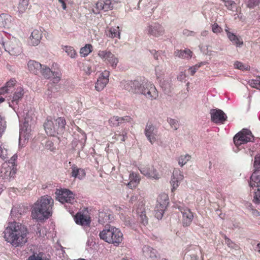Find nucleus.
<instances>
[{
  "instance_id": "nucleus-48",
  "label": "nucleus",
  "mask_w": 260,
  "mask_h": 260,
  "mask_svg": "<svg viewBox=\"0 0 260 260\" xmlns=\"http://www.w3.org/2000/svg\"><path fill=\"white\" fill-rule=\"evenodd\" d=\"M8 150L4 147H2V145L0 146V157L4 160L8 157Z\"/></svg>"
},
{
  "instance_id": "nucleus-43",
  "label": "nucleus",
  "mask_w": 260,
  "mask_h": 260,
  "mask_svg": "<svg viewBox=\"0 0 260 260\" xmlns=\"http://www.w3.org/2000/svg\"><path fill=\"white\" fill-rule=\"evenodd\" d=\"M234 68L242 71H248L250 70V67L248 65L244 64L240 61H237L234 64Z\"/></svg>"
},
{
  "instance_id": "nucleus-28",
  "label": "nucleus",
  "mask_w": 260,
  "mask_h": 260,
  "mask_svg": "<svg viewBox=\"0 0 260 260\" xmlns=\"http://www.w3.org/2000/svg\"><path fill=\"white\" fill-rule=\"evenodd\" d=\"M12 24V17L7 14L0 15V27L10 28Z\"/></svg>"
},
{
  "instance_id": "nucleus-40",
  "label": "nucleus",
  "mask_w": 260,
  "mask_h": 260,
  "mask_svg": "<svg viewBox=\"0 0 260 260\" xmlns=\"http://www.w3.org/2000/svg\"><path fill=\"white\" fill-rule=\"evenodd\" d=\"M155 75L157 79H162L161 78L165 73V69L162 66L158 65L155 67Z\"/></svg>"
},
{
  "instance_id": "nucleus-56",
  "label": "nucleus",
  "mask_w": 260,
  "mask_h": 260,
  "mask_svg": "<svg viewBox=\"0 0 260 260\" xmlns=\"http://www.w3.org/2000/svg\"><path fill=\"white\" fill-rule=\"evenodd\" d=\"M18 156L16 154L13 155V156L10 158V159L8 161V162H6L7 163H9V165L11 167H15L16 168V165L15 164V161L17 159Z\"/></svg>"
},
{
  "instance_id": "nucleus-44",
  "label": "nucleus",
  "mask_w": 260,
  "mask_h": 260,
  "mask_svg": "<svg viewBox=\"0 0 260 260\" xmlns=\"http://www.w3.org/2000/svg\"><path fill=\"white\" fill-rule=\"evenodd\" d=\"M27 260H49L43 256L42 253H34L28 257Z\"/></svg>"
},
{
  "instance_id": "nucleus-27",
  "label": "nucleus",
  "mask_w": 260,
  "mask_h": 260,
  "mask_svg": "<svg viewBox=\"0 0 260 260\" xmlns=\"http://www.w3.org/2000/svg\"><path fill=\"white\" fill-rule=\"evenodd\" d=\"M142 206L143 205L142 204L141 207L137 209L138 220L141 224L145 226L148 224V218L146 215V211L142 209Z\"/></svg>"
},
{
  "instance_id": "nucleus-53",
  "label": "nucleus",
  "mask_w": 260,
  "mask_h": 260,
  "mask_svg": "<svg viewBox=\"0 0 260 260\" xmlns=\"http://www.w3.org/2000/svg\"><path fill=\"white\" fill-rule=\"evenodd\" d=\"M127 133L126 132L123 131L122 134H116L115 135V138L117 140H120L121 141H124L127 138Z\"/></svg>"
},
{
  "instance_id": "nucleus-19",
  "label": "nucleus",
  "mask_w": 260,
  "mask_h": 260,
  "mask_svg": "<svg viewBox=\"0 0 260 260\" xmlns=\"http://www.w3.org/2000/svg\"><path fill=\"white\" fill-rule=\"evenodd\" d=\"M42 38V32L38 29L34 30L29 37L28 43L31 46H37Z\"/></svg>"
},
{
  "instance_id": "nucleus-26",
  "label": "nucleus",
  "mask_w": 260,
  "mask_h": 260,
  "mask_svg": "<svg viewBox=\"0 0 260 260\" xmlns=\"http://www.w3.org/2000/svg\"><path fill=\"white\" fill-rule=\"evenodd\" d=\"M77 133H75V139L78 141L80 144L81 149H83L84 143L86 140V135L85 133L79 127H77Z\"/></svg>"
},
{
  "instance_id": "nucleus-52",
  "label": "nucleus",
  "mask_w": 260,
  "mask_h": 260,
  "mask_svg": "<svg viewBox=\"0 0 260 260\" xmlns=\"http://www.w3.org/2000/svg\"><path fill=\"white\" fill-rule=\"evenodd\" d=\"M246 2L248 7L253 8L258 5L260 0H246Z\"/></svg>"
},
{
  "instance_id": "nucleus-37",
  "label": "nucleus",
  "mask_w": 260,
  "mask_h": 260,
  "mask_svg": "<svg viewBox=\"0 0 260 260\" xmlns=\"http://www.w3.org/2000/svg\"><path fill=\"white\" fill-rule=\"evenodd\" d=\"M62 49L67 53L68 55L72 58H75L77 55V52L73 47L66 46Z\"/></svg>"
},
{
  "instance_id": "nucleus-35",
  "label": "nucleus",
  "mask_w": 260,
  "mask_h": 260,
  "mask_svg": "<svg viewBox=\"0 0 260 260\" xmlns=\"http://www.w3.org/2000/svg\"><path fill=\"white\" fill-rule=\"evenodd\" d=\"M249 184L251 187H256L260 189V176L257 174L256 172H254L251 175Z\"/></svg>"
},
{
  "instance_id": "nucleus-41",
  "label": "nucleus",
  "mask_w": 260,
  "mask_h": 260,
  "mask_svg": "<svg viewBox=\"0 0 260 260\" xmlns=\"http://www.w3.org/2000/svg\"><path fill=\"white\" fill-rule=\"evenodd\" d=\"M192 52L188 49L184 50H180V57L189 59L192 57Z\"/></svg>"
},
{
  "instance_id": "nucleus-45",
  "label": "nucleus",
  "mask_w": 260,
  "mask_h": 260,
  "mask_svg": "<svg viewBox=\"0 0 260 260\" xmlns=\"http://www.w3.org/2000/svg\"><path fill=\"white\" fill-rule=\"evenodd\" d=\"M249 84L252 87L260 88V76L256 77L255 79L249 80Z\"/></svg>"
},
{
  "instance_id": "nucleus-23",
  "label": "nucleus",
  "mask_w": 260,
  "mask_h": 260,
  "mask_svg": "<svg viewBox=\"0 0 260 260\" xmlns=\"http://www.w3.org/2000/svg\"><path fill=\"white\" fill-rule=\"evenodd\" d=\"M75 220L77 224L81 225L88 226L91 222V220L88 215L80 213H78L76 215Z\"/></svg>"
},
{
  "instance_id": "nucleus-30",
  "label": "nucleus",
  "mask_w": 260,
  "mask_h": 260,
  "mask_svg": "<svg viewBox=\"0 0 260 260\" xmlns=\"http://www.w3.org/2000/svg\"><path fill=\"white\" fill-rule=\"evenodd\" d=\"M72 176L74 178L82 179L85 176V172L84 170L78 168L76 166L72 167Z\"/></svg>"
},
{
  "instance_id": "nucleus-9",
  "label": "nucleus",
  "mask_w": 260,
  "mask_h": 260,
  "mask_svg": "<svg viewBox=\"0 0 260 260\" xmlns=\"http://www.w3.org/2000/svg\"><path fill=\"white\" fill-rule=\"evenodd\" d=\"M98 55L106 63L109 64L113 68H115L119 62L118 58L110 51L100 50Z\"/></svg>"
},
{
  "instance_id": "nucleus-42",
  "label": "nucleus",
  "mask_w": 260,
  "mask_h": 260,
  "mask_svg": "<svg viewBox=\"0 0 260 260\" xmlns=\"http://www.w3.org/2000/svg\"><path fill=\"white\" fill-rule=\"evenodd\" d=\"M53 126L52 119L47 118L46 121L44 123V126L45 132L48 135H49L50 129H51V128L52 129Z\"/></svg>"
},
{
  "instance_id": "nucleus-14",
  "label": "nucleus",
  "mask_w": 260,
  "mask_h": 260,
  "mask_svg": "<svg viewBox=\"0 0 260 260\" xmlns=\"http://www.w3.org/2000/svg\"><path fill=\"white\" fill-rule=\"evenodd\" d=\"M141 173L146 176L147 178L158 179L160 178V176L156 170L155 169L153 166H147L141 167L139 169Z\"/></svg>"
},
{
  "instance_id": "nucleus-49",
  "label": "nucleus",
  "mask_w": 260,
  "mask_h": 260,
  "mask_svg": "<svg viewBox=\"0 0 260 260\" xmlns=\"http://www.w3.org/2000/svg\"><path fill=\"white\" fill-rule=\"evenodd\" d=\"M109 122L110 124V125L112 126H117L119 125V117L113 116L111 117L109 119Z\"/></svg>"
},
{
  "instance_id": "nucleus-31",
  "label": "nucleus",
  "mask_w": 260,
  "mask_h": 260,
  "mask_svg": "<svg viewBox=\"0 0 260 260\" xmlns=\"http://www.w3.org/2000/svg\"><path fill=\"white\" fill-rule=\"evenodd\" d=\"M143 255L147 258L156 257V251L149 246L145 245L143 248Z\"/></svg>"
},
{
  "instance_id": "nucleus-29",
  "label": "nucleus",
  "mask_w": 260,
  "mask_h": 260,
  "mask_svg": "<svg viewBox=\"0 0 260 260\" xmlns=\"http://www.w3.org/2000/svg\"><path fill=\"white\" fill-rule=\"evenodd\" d=\"M27 67L30 72L37 75L40 72L42 64L35 60H30L27 63Z\"/></svg>"
},
{
  "instance_id": "nucleus-64",
  "label": "nucleus",
  "mask_w": 260,
  "mask_h": 260,
  "mask_svg": "<svg viewBox=\"0 0 260 260\" xmlns=\"http://www.w3.org/2000/svg\"><path fill=\"white\" fill-rule=\"evenodd\" d=\"M188 72H190V75H191V76H193V75L195 74V73H196V69H193V68H190L188 69Z\"/></svg>"
},
{
  "instance_id": "nucleus-12",
  "label": "nucleus",
  "mask_w": 260,
  "mask_h": 260,
  "mask_svg": "<svg viewBox=\"0 0 260 260\" xmlns=\"http://www.w3.org/2000/svg\"><path fill=\"white\" fill-rule=\"evenodd\" d=\"M144 133L147 139L151 144H153L156 141L158 136V130L152 124L149 123L146 124Z\"/></svg>"
},
{
  "instance_id": "nucleus-36",
  "label": "nucleus",
  "mask_w": 260,
  "mask_h": 260,
  "mask_svg": "<svg viewBox=\"0 0 260 260\" xmlns=\"http://www.w3.org/2000/svg\"><path fill=\"white\" fill-rule=\"evenodd\" d=\"M28 0H19L18 6V11L20 15L24 13L27 9Z\"/></svg>"
},
{
  "instance_id": "nucleus-33",
  "label": "nucleus",
  "mask_w": 260,
  "mask_h": 260,
  "mask_svg": "<svg viewBox=\"0 0 260 260\" xmlns=\"http://www.w3.org/2000/svg\"><path fill=\"white\" fill-rule=\"evenodd\" d=\"M160 86L166 93H170L173 89V84L170 80H159Z\"/></svg>"
},
{
  "instance_id": "nucleus-46",
  "label": "nucleus",
  "mask_w": 260,
  "mask_h": 260,
  "mask_svg": "<svg viewBox=\"0 0 260 260\" xmlns=\"http://www.w3.org/2000/svg\"><path fill=\"white\" fill-rule=\"evenodd\" d=\"M6 128V121L4 117L0 115V137L2 136L3 133Z\"/></svg>"
},
{
  "instance_id": "nucleus-60",
  "label": "nucleus",
  "mask_w": 260,
  "mask_h": 260,
  "mask_svg": "<svg viewBox=\"0 0 260 260\" xmlns=\"http://www.w3.org/2000/svg\"><path fill=\"white\" fill-rule=\"evenodd\" d=\"M151 53L153 55V57L155 59L159 60V58L160 57V53L158 51H156L155 50H153L150 51Z\"/></svg>"
},
{
  "instance_id": "nucleus-16",
  "label": "nucleus",
  "mask_w": 260,
  "mask_h": 260,
  "mask_svg": "<svg viewBox=\"0 0 260 260\" xmlns=\"http://www.w3.org/2000/svg\"><path fill=\"white\" fill-rule=\"evenodd\" d=\"M119 86L121 89L136 93V88L138 86V80H123L120 82Z\"/></svg>"
},
{
  "instance_id": "nucleus-50",
  "label": "nucleus",
  "mask_w": 260,
  "mask_h": 260,
  "mask_svg": "<svg viewBox=\"0 0 260 260\" xmlns=\"http://www.w3.org/2000/svg\"><path fill=\"white\" fill-rule=\"evenodd\" d=\"M168 123L170 124L171 127L175 131L178 129V121L174 119L169 118L167 119Z\"/></svg>"
},
{
  "instance_id": "nucleus-25",
  "label": "nucleus",
  "mask_w": 260,
  "mask_h": 260,
  "mask_svg": "<svg viewBox=\"0 0 260 260\" xmlns=\"http://www.w3.org/2000/svg\"><path fill=\"white\" fill-rule=\"evenodd\" d=\"M110 7V3H107L103 0H98L95 4V9H93V12L95 14H99L100 12L104 10L105 11H108Z\"/></svg>"
},
{
  "instance_id": "nucleus-63",
  "label": "nucleus",
  "mask_w": 260,
  "mask_h": 260,
  "mask_svg": "<svg viewBox=\"0 0 260 260\" xmlns=\"http://www.w3.org/2000/svg\"><path fill=\"white\" fill-rule=\"evenodd\" d=\"M9 90V89L7 88V87L4 86L0 88V94H4L7 93Z\"/></svg>"
},
{
  "instance_id": "nucleus-62",
  "label": "nucleus",
  "mask_w": 260,
  "mask_h": 260,
  "mask_svg": "<svg viewBox=\"0 0 260 260\" xmlns=\"http://www.w3.org/2000/svg\"><path fill=\"white\" fill-rule=\"evenodd\" d=\"M125 224L130 226L132 228H134V222L132 221V220L130 219L129 218H127V219L125 220Z\"/></svg>"
},
{
  "instance_id": "nucleus-7",
  "label": "nucleus",
  "mask_w": 260,
  "mask_h": 260,
  "mask_svg": "<svg viewBox=\"0 0 260 260\" xmlns=\"http://www.w3.org/2000/svg\"><path fill=\"white\" fill-rule=\"evenodd\" d=\"M254 137L251 132L246 128H243L235 135L233 141L235 145L239 147L249 142H252Z\"/></svg>"
},
{
  "instance_id": "nucleus-61",
  "label": "nucleus",
  "mask_w": 260,
  "mask_h": 260,
  "mask_svg": "<svg viewBox=\"0 0 260 260\" xmlns=\"http://www.w3.org/2000/svg\"><path fill=\"white\" fill-rule=\"evenodd\" d=\"M16 82V81L15 80H11L10 81H8L6 83V85L5 86L7 87V89H9L10 88H11L14 86Z\"/></svg>"
},
{
  "instance_id": "nucleus-4",
  "label": "nucleus",
  "mask_w": 260,
  "mask_h": 260,
  "mask_svg": "<svg viewBox=\"0 0 260 260\" xmlns=\"http://www.w3.org/2000/svg\"><path fill=\"white\" fill-rule=\"evenodd\" d=\"M0 43L5 51L11 55L18 56L22 53V47L19 41L14 37L8 40L4 32H0Z\"/></svg>"
},
{
  "instance_id": "nucleus-10",
  "label": "nucleus",
  "mask_w": 260,
  "mask_h": 260,
  "mask_svg": "<svg viewBox=\"0 0 260 260\" xmlns=\"http://www.w3.org/2000/svg\"><path fill=\"white\" fill-rule=\"evenodd\" d=\"M52 119L54 126L52 129H50L49 136H54L56 134L63 133L66 124L65 119L62 117Z\"/></svg>"
},
{
  "instance_id": "nucleus-3",
  "label": "nucleus",
  "mask_w": 260,
  "mask_h": 260,
  "mask_svg": "<svg viewBox=\"0 0 260 260\" xmlns=\"http://www.w3.org/2000/svg\"><path fill=\"white\" fill-rule=\"evenodd\" d=\"M99 236L105 242L116 246H118L123 239V234L119 229L109 224H106L104 229L100 233Z\"/></svg>"
},
{
  "instance_id": "nucleus-2",
  "label": "nucleus",
  "mask_w": 260,
  "mask_h": 260,
  "mask_svg": "<svg viewBox=\"0 0 260 260\" xmlns=\"http://www.w3.org/2000/svg\"><path fill=\"white\" fill-rule=\"evenodd\" d=\"M53 203V200L50 196L46 195L41 197L32 207V218L38 220L48 218L52 215Z\"/></svg>"
},
{
  "instance_id": "nucleus-47",
  "label": "nucleus",
  "mask_w": 260,
  "mask_h": 260,
  "mask_svg": "<svg viewBox=\"0 0 260 260\" xmlns=\"http://www.w3.org/2000/svg\"><path fill=\"white\" fill-rule=\"evenodd\" d=\"M252 201L256 205H260V189L257 188L254 191Z\"/></svg>"
},
{
  "instance_id": "nucleus-59",
  "label": "nucleus",
  "mask_w": 260,
  "mask_h": 260,
  "mask_svg": "<svg viewBox=\"0 0 260 260\" xmlns=\"http://www.w3.org/2000/svg\"><path fill=\"white\" fill-rule=\"evenodd\" d=\"M45 146L47 149H49L50 151H53L55 149L53 142L50 141L46 142Z\"/></svg>"
},
{
  "instance_id": "nucleus-22",
  "label": "nucleus",
  "mask_w": 260,
  "mask_h": 260,
  "mask_svg": "<svg viewBox=\"0 0 260 260\" xmlns=\"http://www.w3.org/2000/svg\"><path fill=\"white\" fill-rule=\"evenodd\" d=\"M113 219V216L110 211H100L99 214V222L102 224H109Z\"/></svg>"
},
{
  "instance_id": "nucleus-38",
  "label": "nucleus",
  "mask_w": 260,
  "mask_h": 260,
  "mask_svg": "<svg viewBox=\"0 0 260 260\" xmlns=\"http://www.w3.org/2000/svg\"><path fill=\"white\" fill-rule=\"evenodd\" d=\"M120 32H119V27H112L111 28L109 31L108 34H107V36H109V37L114 38L118 37V38H120Z\"/></svg>"
},
{
  "instance_id": "nucleus-54",
  "label": "nucleus",
  "mask_w": 260,
  "mask_h": 260,
  "mask_svg": "<svg viewBox=\"0 0 260 260\" xmlns=\"http://www.w3.org/2000/svg\"><path fill=\"white\" fill-rule=\"evenodd\" d=\"M191 158V156L186 154L185 155H181L180 158V164H181V166H183L185 165L188 161H189Z\"/></svg>"
},
{
  "instance_id": "nucleus-13",
  "label": "nucleus",
  "mask_w": 260,
  "mask_h": 260,
  "mask_svg": "<svg viewBox=\"0 0 260 260\" xmlns=\"http://www.w3.org/2000/svg\"><path fill=\"white\" fill-rule=\"evenodd\" d=\"M16 168L11 167L9 163L4 162L2 166L0 176L3 178L10 179L13 178L16 172Z\"/></svg>"
},
{
  "instance_id": "nucleus-58",
  "label": "nucleus",
  "mask_w": 260,
  "mask_h": 260,
  "mask_svg": "<svg viewBox=\"0 0 260 260\" xmlns=\"http://www.w3.org/2000/svg\"><path fill=\"white\" fill-rule=\"evenodd\" d=\"M254 167L257 169H260V155L255 157Z\"/></svg>"
},
{
  "instance_id": "nucleus-24",
  "label": "nucleus",
  "mask_w": 260,
  "mask_h": 260,
  "mask_svg": "<svg viewBox=\"0 0 260 260\" xmlns=\"http://www.w3.org/2000/svg\"><path fill=\"white\" fill-rule=\"evenodd\" d=\"M227 37L229 39L237 46L241 47L243 44V42L240 37H238L234 33L230 31L228 28L225 29Z\"/></svg>"
},
{
  "instance_id": "nucleus-34",
  "label": "nucleus",
  "mask_w": 260,
  "mask_h": 260,
  "mask_svg": "<svg viewBox=\"0 0 260 260\" xmlns=\"http://www.w3.org/2000/svg\"><path fill=\"white\" fill-rule=\"evenodd\" d=\"M178 182H179V175L178 174L177 171L175 170L173 173V175L171 177L170 180V184L171 185V191L172 192L175 191L178 187Z\"/></svg>"
},
{
  "instance_id": "nucleus-20",
  "label": "nucleus",
  "mask_w": 260,
  "mask_h": 260,
  "mask_svg": "<svg viewBox=\"0 0 260 260\" xmlns=\"http://www.w3.org/2000/svg\"><path fill=\"white\" fill-rule=\"evenodd\" d=\"M40 72L46 78L49 79L53 77L54 82H57L60 80V77L57 75L58 74L53 72L49 68L45 66H42Z\"/></svg>"
},
{
  "instance_id": "nucleus-57",
  "label": "nucleus",
  "mask_w": 260,
  "mask_h": 260,
  "mask_svg": "<svg viewBox=\"0 0 260 260\" xmlns=\"http://www.w3.org/2000/svg\"><path fill=\"white\" fill-rule=\"evenodd\" d=\"M132 120V119L129 116H125V117H119V124L124 123L125 122H130Z\"/></svg>"
},
{
  "instance_id": "nucleus-6",
  "label": "nucleus",
  "mask_w": 260,
  "mask_h": 260,
  "mask_svg": "<svg viewBox=\"0 0 260 260\" xmlns=\"http://www.w3.org/2000/svg\"><path fill=\"white\" fill-rule=\"evenodd\" d=\"M169 203V197L167 194L162 193L159 195L154 209L155 216L156 218L158 219L162 218Z\"/></svg>"
},
{
  "instance_id": "nucleus-18",
  "label": "nucleus",
  "mask_w": 260,
  "mask_h": 260,
  "mask_svg": "<svg viewBox=\"0 0 260 260\" xmlns=\"http://www.w3.org/2000/svg\"><path fill=\"white\" fill-rule=\"evenodd\" d=\"M148 32L154 37H158L164 34L165 30L164 27L159 24L154 23L148 26Z\"/></svg>"
},
{
  "instance_id": "nucleus-21",
  "label": "nucleus",
  "mask_w": 260,
  "mask_h": 260,
  "mask_svg": "<svg viewBox=\"0 0 260 260\" xmlns=\"http://www.w3.org/2000/svg\"><path fill=\"white\" fill-rule=\"evenodd\" d=\"M181 213H182L183 225L184 226H189L193 219V216L192 213L188 208L181 210Z\"/></svg>"
},
{
  "instance_id": "nucleus-32",
  "label": "nucleus",
  "mask_w": 260,
  "mask_h": 260,
  "mask_svg": "<svg viewBox=\"0 0 260 260\" xmlns=\"http://www.w3.org/2000/svg\"><path fill=\"white\" fill-rule=\"evenodd\" d=\"M129 178L130 181L128 183L127 186L130 188L136 187L140 180L139 175L134 172H132L129 174Z\"/></svg>"
},
{
  "instance_id": "nucleus-15",
  "label": "nucleus",
  "mask_w": 260,
  "mask_h": 260,
  "mask_svg": "<svg viewBox=\"0 0 260 260\" xmlns=\"http://www.w3.org/2000/svg\"><path fill=\"white\" fill-rule=\"evenodd\" d=\"M109 72L105 71L99 76L95 83V88L99 91L103 90L109 82Z\"/></svg>"
},
{
  "instance_id": "nucleus-5",
  "label": "nucleus",
  "mask_w": 260,
  "mask_h": 260,
  "mask_svg": "<svg viewBox=\"0 0 260 260\" xmlns=\"http://www.w3.org/2000/svg\"><path fill=\"white\" fill-rule=\"evenodd\" d=\"M136 93L143 94L150 100L156 99L158 95L155 86L150 82L145 80L138 81Z\"/></svg>"
},
{
  "instance_id": "nucleus-51",
  "label": "nucleus",
  "mask_w": 260,
  "mask_h": 260,
  "mask_svg": "<svg viewBox=\"0 0 260 260\" xmlns=\"http://www.w3.org/2000/svg\"><path fill=\"white\" fill-rule=\"evenodd\" d=\"M223 2L224 3L225 6L229 10H232L236 6V3L232 0H223Z\"/></svg>"
},
{
  "instance_id": "nucleus-55",
  "label": "nucleus",
  "mask_w": 260,
  "mask_h": 260,
  "mask_svg": "<svg viewBox=\"0 0 260 260\" xmlns=\"http://www.w3.org/2000/svg\"><path fill=\"white\" fill-rule=\"evenodd\" d=\"M212 30L215 34H219L222 31V28L217 23H214L212 25Z\"/></svg>"
},
{
  "instance_id": "nucleus-11",
  "label": "nucleus",
  "mask_w": 260,
  "mask_h": 260,
  "mask_svg": "<svg viewBox=\"0 0 260 260\" xmlns=\"http://www.w3.org/2000/svg\"><path fill=\"white\" fill-rule=\"evenodd\" d=\"M210 114L211 121L216 124H222L227 120L226 115L220 109H211Z\"/></svg>"
},
{
  "instance_id": "nucleus-1",
  "label": "nucleus",
  "mask_w": 260,
  "mask_h": 260,
  "mask_svg": "<svg viewBox=\"0 0 260 260\" xmlns=\"http://www.w3.org/2000/svg\"><path fill=\"white\" fill-rule=\"evenodd\" d=\"M27 233L26 226L16 222L10 223L4 232L5 240L15 247L22 246L27 242Z\"/></svg>"
},
{
  "instance_id": "nucleus-17",
  "label": "nucleus",
  "mask_w": 260,
  "mask_h": 260,
  "mask_svg": "<svg viewBox=\"0 0 260 260\" xmlns=\"http://www.w3.org/2000/svg\"><path fill=\"white\" fill-rule=\"evenodd\" d=\"M24 94L22 87H19L16 89L11 101L9 102V106L14 108V106L17 105L19 102L22 100Z\"/></svg>"
},
{
  "instance_id": "nucleus-39",
  "label": "nucleus",
  "mask_w": 260,
  "mask_h": 260,
  "mask_svg": "<svg viewBox=\"0 0 260 260\" xmlns=\"http://www.w3.org/2000/svg\"><path fill=\"white\" fill-rule=\"evenodd\" d=\"M92 45L87 44L84 47L81 48L80 53L83 56H86L92 51Z\"/></svg>"
},
{
  "instance_id": "nucleus-8",
  "label": "nucleus",
  "mask_w": 260,
  "mask_h": 260,
  "mask_svg": "<svg viewBox=\"0 0 260 260\" xmlns=\"http://www.w3.org/2000/svg\"><path fill=\"white\" fill-rule=\"evenodd\" d=\"M55 194L56 199L62 204H73L75 202V194L68 189H57Z\"/></svg>"
}]
</instances>
